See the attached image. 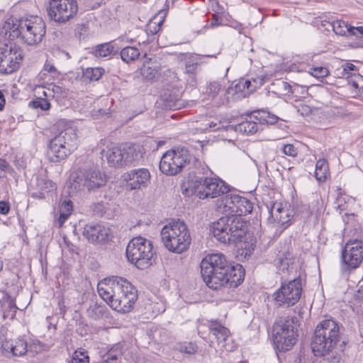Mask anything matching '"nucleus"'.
<instances>
[{
	"label": "nucleus",
	"mask_w": 363,
	"mask_h": 363,
	"mask_svg": "<svg viewBox=\"0 0 363 363\" xmlns=\"http://www.w3.org/2000/svg\"><path fill=\"white\" fill-rule=\"evenodd\" d=\"M127 182L126 188L129 190L146 187L150 180V173L147 169L139 168L129 171L123 176Z\"/></svg>",
	"instance_id": "nucleus-17"
},
{
	"label": "nucleus",
	"mask_w": 363,
	"mask_h": 363,
	"mask_svg": "<svg viewBox=\"0 0 363 363\" xmlns=\"http://www.w3.org/2000/svg\"><path fill=\"white\" fill-rule=\"evenodd\" d=\"M58 141L65 144L72 152L77 148L78 137L76 130L72 127H67L55 136Z\"/></svg>",
	"instance_id": "nucleus-22"
},
{
	"label": "nucleus",
	"mask_w": 363,
	"mask_h": 363,
	"mask_svg": "<svg viewBox=\"0 0 363 363\" xmlns=\"http://www.w3.org/2000/svg\"><path fill=\"white\" fill-rule=\"evenodd\" d=\"M280 86L285 91V94H289L292 93L291 85L286 82H281Z\"/></svg>",
	"instance_id": "nucleus-60"
},
{
	"label": "nucleus",
	"mask_w": 363,
	"mask_h": 363,
	"mask_svg": "<svg viewBox=\"0 0 363 363\" xmlns=\"http://www.w3.org/2000/svg\"><path fill=\"white\" fill-rule=\"evenodd\" d=\"M271 213L273 217L275 216V213L284 214V216H288L289 209L282 208L281 203H274L272 208Z\"/></svg>",
	"instance_id": "nucleus-48"
},
{
	"label": "nucleus",
	"mask_w": 363,
	"mask_h": 363,
	"mask_svg": "<svg viewBox=\"0 0 363 363\" xmlns=\"http://www.w3.org/2000/svg\"><path fill=\"white\" fill-rule=\"evenodd\" d=\"M165 101H167L166 106L170 108L179 109L183 104L180 99L173 100L172 99H169L167 98Z\"/></svg>",
	"instance_id": "nucleus-53"
},
{
	"label": "nucleus",
	"mask_w": 363,
	"mask_h": 363,
	"mask_svg": "<svg viewBox=\"0 0 363 363\" xmlns=\"http://www.w3.org/2000/svg\"><path fill=\"white\" fill-rule=\"evenodd\" d=\"M106 177L100 169L91 167L80 169L74 179V184L79 189L89 192L95 191L106 183Z\"/></svg>",
	"instance_id": "nucleus-11"
},
{
	"label": "nucleus",
	"mask_w": 363,
	"mask_h": 363,
	"mask_svg": "<svg viewBox=\"0 0 363 363\" xmlns=\"http://www.w3.org/2000/svg\"><path fill=\"white\" fill-rule=\"evenodd\" d=\"M243 245L242 247L246 250L245 255H250L255 249V244L252 242L250 245L249 243L245 242Z\"/></svg>",
	"instance_id": "nucleus-61"
},
{
	"label": "nucleus",
	"mask_w": 363,
	"mask_h": 363,
	"mask_svg": "<svg viewBox=\"0 0 363 363\" xmlns=\"http://www.w3.org/2000/svg\"><path fill=\"white\" fill-rule=\"evenodd\" d=\"M223 128L220 122H211L208 124V128L213 131L220 130Z\"/></svg>",
	"instance_id": "nucleus-59"
},
{
	"label": "nucleus",
	"mask_w": 363,
	"mask_h": 363,
	"mask_svg": "<svg viewBox=\"0 0 363 363\" xmlns=\"http://www.w3.org/2000/svg\"><path fill=\"white\" fill-rule=\"evenodd\" d=\"M125 165L140 160L145 154V148L139 144H125L123 145Z\"/></svg>",
	"instance_id": "nucleus-21"
},
{
	"label": "nucleus",
	"mask_w": 363,
	"mask_h": 363,
	"mask_svg": "<svg viewBox=\"0 0 363 363\" xmlns=\"http://www.w3.org/2000/svg\"><path fill=\"white\" fill-rule=\"evenodd\" d=\"M72 152L65 144L58 141L55 137L50 140L48 156L51 162H59L67 158Z\"/></svg>",
	"instance_id": "nucleus-20"
},
{
	"label": "nucleus",
	"mask_w": 363,
	"mask_h": 363,
	"mask_svg": "<svg viewBox=\"0 0 363 363\" xmlns=\"http://www.w3.org/2000/svg\"><path fill=\"white\" fill-rule=\"evenodd\" d=\"M208 328L211 333L217 339L218 344H220L222 347H224V343L230 334L229 330L216 320L210 321Z\"/></svg>",
	"instance_id": "nucleus-24"
},
{
	"label": "nucleus",
	"mask_w": 363,
	"mask_h": 363,
	"mask_svg": "<svg viewBox=\"0 0 363 363\" xmlns=\"http://www.w3.org/2000/svg\"><path fill=\"white\" fill-rule=\"evenodd\" d=\"M17 308L14 299L10 295L6 294L1 302L4 318L13 319Z\"/></svg>",
	"instance_id": "nucleus-25"
},
{
	"label": "nucleus",
	"mask_w": 363,
	"mask_h": 363,
	"mask_svg": "<svg viewBox=\"0 0 363 363\" xmlns=\"http://www.w3.org/2000/svg\"><path fill=\"white\" fill-rule=\"evenodd\" d=\"M168 7H169V6L166 5L165 9H160L158 11L157 16L155 18V19H156L157 18H160V21L157 23H156L157 24V26H160L162 25V23H163L164 18L167 13Z\"/></svg>",
	"instance_id": "nucleus-55"
},
{
	"label": "nucleus",
	"mask_w": 363,
	"mask_h": 363,
	"mask_svg": "<svg viewBox=\"0 0 363 363\" xmlns=\"http://www.w3.org/2000/svg\"><path fill=\"white\" fill-rule=\"evenodd\" d=\"M71 363H89V357L85 352L75 351L72 355Z\"/></svg>",
	"instance_id": "nucleus-41"
},
{
	"label": "nucleus",
	"mask_w": 363,
	"mask_h": 363,
	"mask_svg": "<svg viewBox=\"0 0 363 363\" xmlns=\"http://www.w3.org/2000/svg\"><path fill=\"white\" fill-rule=\"evenodd\" d=\"M180 351L182 352L192 354L197 352V346L195 344L189 343L187 345L181 346Z\"/></svg>",
	"instance_id": "nucleus-52"
},
{
	"label": "nucleus",
	"mask_w": 363,
	"mask_h": 363,
	"mask_svg": "<svg viewBox=\"0 0 363 363\" xmlns=\"http://www.w3.org/2000/svg\"><path fill=\"white\" fill-rule=\"evenodd\" d=\"M44 70L51 74L53 77H57L59 76V72L57 71V68L53 64L48 60L44 65Z\"/></svg>",
	"instance_id": "nucleus-51"
},
{
	"label": "nucleus",
	"mask_w": 363,
	"mask_h": 363,
	"mask_svg": "<svg viewBox=\"0 0 363 363\" xmlns=\"http://www.w3.org/2000/svg\"><path fill=\"white\" fill-rule=\"evenodd\" d=\"M72 211V203L71 201H64L59 208V218L57 220L59 226L61 227L65 220L69 218Z\"/></svg>",
	"instance_id": "nucleus-31"
},
{
	"label": "nucleus",
	"mask_w": 363,
	"mask_h": 363,
	"mask_svg": "<svg viewBox=\"0 0 363 363\" xmlns=\"http://www.w3.org/2000/svg\"><path fill=\"white\" fill-rule=\"evenodd\" d=\"M343 69L346 74H348L351 71L357 70L356 66L352 63H346Z\"/></svg>",
	"instance_id": "nucleus-63"
},
{
	"label": "nucleus",
	"mask_w": 363,
	"mask_h": 363,
	"mask_svg": "<svg viewBox=\"0 0 363 363\" xmlns=\"http://www.w3.org/2000/svg\"><path fill=\"white\" fill-rule=\"evenodd\" d=\"M140 51L135 47L127 46L123 48L120 52L123 61L129 63L137 60L140 56Z\"/></svg>",
	"instance_id": "nucleus-28"
},
{
	"label": "nucleus",
	"mask_w": 363,
	"mask_h": 363,
	"mask_svg": "<svg viewBox=\"0 0 363 363\" xmlns=\"http://www.w3.org/2000/svg\"><path fill=\"white\" fill-rule=\"evenodd\" d=\"M46 33V25L43 18L38 16L23 18L11 16L0 28V35L9 40L16 38L28 45H36L42 42Z\"/></svg>",
	"instance_id": "nucleus-3"
},
{
	"label": "nucleus",
	"mask_w": 363,
	"mask_h": 363,
	"mask_svg": "<svg viewBox=\"0 0 363 363\" xmlns=\"http://www.w3.org/2000/svg\"><path fill=\"white\" fill-rule=\"evenodd\" d=\"M164 246L170 252L181 254L187 250L191 242L189 230L184 221L177 220L165 225L160 232Z\"/></svg>",
	"instance_id": "nucleus-5"
},
{
	"label": "nucleus",
	"mask_w": 363,
	"mask_h": 363,
	"mask_svg": "<svg viewBox=\"0 0 363 363\" xmlns=\"http://www.w3.org/2000/svg\"><path fill=\"white\" fill-rule=\"evenodd\" d=\"M141 74L147 80L153 79L158 74V72L155 68L150 67L148 65H143L141 68Z\"/></svg>",
	"instance_id": "nucleus-39"
},
{
	"label": "nucleus",
	"mask_w": 363,
	"mask_h": 363,
	"mask_svg": "<svg viewBox=\"0 0 363 363\" xmlns=\"http://www.w3.org/2000/svg\"><path fill=\"white\" fill-rule=\"evenodd\" d=\"M201 63V62L199 60V57L197 56H192L186 62V72L194 75Z\"/></svg>",
	"instance_id": "nucleus-35"
},
{
	"label": "nucleus",
	"mask_w": 363,
	"mask_h": 363,
	"mask_svg": "<svg viewBox=\"0 0 363 363\" xmlns=\"http://www.w3.org/2000/svg\"><path fill=\"white\" fill-rule=\"evenodd\" d=\"M352 86L357 90V93L363 97V85H362L361 87H359V82L357 80H352Z\"/></svg>",
	"instance_id": "nucleus-62"
},
{
	"label": "nucleus",
	"mask_w": 363,
	"mask_h": 363,
	"mask_svg": "<svg viewBox=\"0 0 363 363\" xmlns=\"http://www.w3.org/2000/svg\"><path fill=\"white\" fill-rule=\"evenodd\" d=\"M122 352L120 345H114L106 354V358L104 359L108 363H118L117 359L121 356Z\"/></svg>",
	"instance_id": "nucleus-36"
},
{
	"label": "nucleus",
	"mask_w": 363,
	"mask_h": 363,
	"mask_svg": "<svg viewBox=\"0 0 363 363\" xmlns=\"http://www.w3.org/2000/svg\"><path fill=\"white\" fill-rule=\"evenodd\" d=\"M200 268L203 281L214 290L223 286L237 287L244 279L242 266H232L221 253L206 255L201 260Z\"/></svg>",
	"instance_id": "nucleus-1"
},
{
	"label": "nucleus",
	"mask_w": 363,
	"mask_h": 363,
	"mask_svg": "<svg viewBox=\"0 0 363 363\" xmlns=\"http://www.w3.org/2000/svg\"><path fill=\"white\" fill-rule=\"evenodd\" d=\"M262 79H246L243 83H240L243 89H246L249 92L254 91L257 88L262 84Z\"/></svg>",
	"instance_id": "nucleus-38"
},
{
	"label": "nucleus",
	"mask_w": 363,
	"mask_h": 363,
	"mask_svg": "<svg viewBox=\"0 0 363 363\" xmlns=\"http://www.w3.org/2000/svg\"><path fill=\"white\" fill-rule=\"evenodd\" d=\"M23 60L22 51L4 44L0 47V72L11 74L16 71Z\"/></svg>",
	"instance_id": "nucleus-15"
},
{
	"label": "nucleus",
	"mask_w": 363,
	"mask_h": 363,
	"mask_svg": "<svg viewBox=\"0 0 363 363\" xmlns=\"http://www.w3.org/2000/svg\"><path fill=\"white\" fill-rule=\"evenodd\" d=\"M221 89V84L218 82H213L209 84L208 86V94L214 98Z\"/></svg>",
	"instance_id": "nucleus-46"
},
{
	"label": "nucleus",
	"mask_w": 363,
	"mask_h": 363,
	"mask_svg": "<svg viewBox=\"0 0 363 363\" xmlns=\"http://www.w3.org/2000/svg\"><path fill=\"white\" fill-rule=\"evenodd\" d=\"M295 318L286 316L277 318L273 326V342L277 350H290L297 340V330L294 325Z\"/></svg>",
	"instance_id": "nucleus-9"
},
{
	"label": "nucleus",
	"mask_w": 363,
	"mask_h": 363,
	"mask_svg": "<svg viewBox=\"0 0 363 363\" xmlns=\"http://www.w3.org/2000/svg\"><path fill=\"white\" fill-rule=\"evenodd\" d=\"M255 118L257 121L259 123H267L269 124H274L277 122L279 118L270 113L265 111H254L251 116V118Z\"/></svg>",
	"instance_id": "nucleus-29"
},
{
	"label": "nucleus",
	"mask_w": 363,
	"mask_h": 363,
	"mask_svg": "<svg viewBox=\"0 0 363 363\" xmlns=\"http://www.w3.org/2000/svg\"><path fill=\"white\" fill-rule=\"evenodd\" d=\"M310 73L316 78H323L328 75L329 71L323 67H317L311 68Z\"/></svg>",
	"instance_id": "nucleus-42"
},
{
	"label": "nucleus",
	"mask_w": 363,
	"mask_h": 363,
	"mask_svg": "<svg viewBox=\"0 0 363 363\" xmlns=\"http://www.w3.org/2000/svg\"><path fill=\"white\" fill-rule=\"evenodd\" d=\"M302 293L301 280L299 278L281 284V287L274 293V299L279 305L287 306L295 305Z\"/></svg>",
	"instance_id": "nucleus-12"
},
{
	"label": "nucleus",
	"mask_w": 363,
	"mask_h": 363,
	"mask_svg": "<svg viewBox=\"0 0 363 363\" xmlns=\"http://www.w3.org/2000/svg\"><path fill=\"white\" fill-rule=\"evenodd\" d=\"M342 326L333 319H325L317 326L311 341V349L315 356H324L336 349L340 341Z\"/></svg>",
	"instance_id": "nucleus-4"
},
{
	"label": "nucleus",
	"mask_w": 363,
	"mask_h": 363,
	"mask_svg": "<svg viewBox=\"0 0 363 363\" xmlns=\"http://www.w3.org/2000/svg\"><path fill=\"white\" fill-rule=\"evenodd\" d=\"M3 354L6 357H21L27 351V342L23 339L4 340L1 343Z\"/></svg>",
	"instance_id": "nucleus-19"
},
{
	"label": "nucleus",
	"mask_w": 363,
	"mask_h": 363,
	"mask_svg": "<svg viewBox=\"0 0 363 363\" xmlns=\"http://www.w3.org/2000/svg\"><path fill=\"white\" fill-rule=\"evenodd\" d=\"M350 35H355L357 38H363V26H352L350 29Z\"/></svg>",
	"instance_id": "nucleus-54"
},
{
	"label": "nucleus",
	"mask_w": 363,
	"mask_h": 363,
	"mask_svg": "<svg viewBox=\"0 0 363 363\" xmlns=\"http://www.w3.org/2000/svg\"><path fill=\"white\" fill-rule=\"evenodd\" d=\"M329 174V167L327 161L325 159H320L315 164V177L319 182L326 180Z\"/></svg>",
	"instance_id": "nucleus-27"
},
{
	"label": "nucleus",
	"mask_w": 363,
	"mask_h": 363,
	"mask_svg": "<svg viewBox=\"0 0 363 363\" xmlns=\"http://www.w3.org/2000/svg\"><path fill=\"white\" fill-rule=\"evenodd\" d=\"M78 11L77 0H50L48 9L50 18L57 23H66Z\"/></svg>",
	"instance_id": "nucleus-13"
},
{
	"label": "nucleus",
	"mask_w": 363,
	"mask_h": 363,
	"mask_svg": "<svg viewBox=\"0 0 363 363\" xmlns=\"http://www.w3.org/2000/svg\"><path fill=\"white\" fill-rule=\"evenodd\" d=\"M246 231V223L235 215L223 216L214 222L212 226L213 236L224 244L241 242Z\"/></svg>",
	"instance_id": "nucleus-6"
},
{
	"label": "nucleus",
	"mask_w": 363,
	"mask_h": 363,
	"mask_svg": "<svg viewBox=\"0 0 363 363\" xmlns=\"http://www.w3.org/2000/svg\"><path fill=\"white\" fill-rule=\"evenodd\" d=\"M123 146L108 148L106 152L107 162L111 167H121L125 166Z\"/></svg>",
	"instance_id": "nucleus-23"
},
{
	"label": "nucleus",
	"mask_w": 363,
	"mask_h": 363,
	"mask_svg": "<svg viewBox=\"0 0 363 363\" xmlns=\"http://www.w3.org/2000/svg\"><path fill=\"white\" fill-rule=\"evenodd\" d=\"M345 342L343 340L342 342V344L340 345V349L338 351L332 350V351H330L329 353H327L326 354H328V357H327L328 360L330 363H340L342 359V354L345 349Z\"/></svg>",
	"instance_id": "nucleus-34"
},
{
	"label": "nucleus",
	"mask_w": 363,
	"mask_h": 363,
	"mask_svg": "<svg viewBox=\"0 0 363 363\" xmlns=\"http://www.w3.org/2000/svg\"><path fill=\"white\" fill-rule=\"evenodd\" d=\"M104 69L100 67H89L83 71L82 79L84 82L98 81L102 76Z\"/></svg>",
	"instance_id": "nucleus-30"
},
{
	"label": "nucleus",
	"mask_w": 363,
	"mask_h": 363,
	"mask_svg": "<svg viewBox=\"0 0 363 363\" xmlns=\"http://www.w3.org/2000/svg\"><path fill=\"white\" fill-rule=\"evenodd\" d=\"M37 92L40 95V96H41L42 98L48 99V98L52 97L50 87L45 88V87L40 86L37 89Z\"/></svg>",
	"instance_id": "nucleus-56"
},
{
	"label": "nucleus",
	"mask_w": 363,
	"mask_h": 363,
	"mask_svg": "<svg viewBox=\"0 0 363 363\" xmlns=\"http://www.w3.org/2000/svg\"><path fill=\"white\" fill-rule=\"evenodd\" d=\"M37 185L40 189L48 192L55 189V184L52 181L45 179H38Z\"/></svg>",
	"instance_id": "nucleus-43"
},
{
	"label": "nucleus",
	"mask_w": 363,
	"mask_h": 363,
	"mask_svg": "<svg viewBox=\"0 0 363 363\" xmlns=\"http://www.w3.org/2000/svg\"><path fill=\"white\" fill-rule=\"evenodd\" d=\"M282 152L288 156L295 157L298 155V150L292 144H286L282 147Z\"/></svg>",
	"instance_id": "nucleus-45"
},
{
	"label": "nucleus",
	"mask_w": 363,
	"mask_h": 363,
	"mask_svg": "<svg viewBox=\"0 0 363 363\" xmlns=\"http://www.w3.org/2000/svg\"><path fill=\"white\" fill-rule=\"evenodd\" d=\"M298 111H300L302 115H308L311 112V109L308 106L303 105L300 107Z\"/></svg>",
	"instance_id": "nucleus-64"
},
{
	"label": "nucleus",
	"mask_w": 363,
	"mask_h": 363,
	"mask_svg": "<svg viewBox=\"0 0 363 363\" xmlns=\"http://www.w3.org/2000/svg\"><path fill=\"white\" fill-rule=\"evenodd\" d=\"M99 296L115 311L130 312L138 298L135 287L121 277L105 279L98 284Z\"/></svg>",
	"instance_id": "nucleus-2"
},
{
	"label": "nucleus",
	"mask_w": 363,
	"mask_h": 363,
	"mask_svg": "<svg viewBox=\"0 0 363 363\" xmlns=\"http://www.w3.org/2000/svg\"><path fill=\"white\" fill-rule=\"evenodd\" d=\"M114 46L111 43L98 45L95 50V55L97 57H105L112 53L115 54Z\"/></svg>",
	"instance_id": "nucleus-33"
},
{
	"label": "nucleus",
	"mask_w": 363,
	"mask_h": 363,
	"mask_svg": "<svg viewBox=\"0 0 363 363\" xmlns=\"http://www.w3.org/2000/svg\"><path fill=\"white\" fill-rule=\"evenodd\" d=\"M111 111L110 108H98L92 111V116L96 118H100L104 116L110 117Z\"/></svg>",
	"instance_id": "nucleus-47"
},
{
	"label": "nucleus",
	"mask_w": 363,
	"mask_h": 363,
	"mask_svg": "<svg viewBox=\"0 0 363 363\" xmlns=\"http://www.w3.org/2000/svg\"><path fill=\"white\" fill-rule=\"evenodd\" d=\"M253 113L248 116L249 119L241 122L235 127V131L240 132L246 134H253L257 130V122L255 121V118H251Z\"/></svg>",
	"instance_id": "nucleus-26"
},
{
	"label": "nucleus",
	"mask_w": 363,
	"mask_h": 363,
	"mask_svg": "<svg viewBox=\"0 0 363 363\" xmlns=\"http://www.w3.org/2000/svg\"><path fill=\"white\" fill-rule=\"evenodd\" d=\"M93 214L97 216H102L104 213V205L103 203H93L90 206Z\"/></svg>",
	"instance_id": "nucleus-49"
},
{
	"label": "nucleus",
	"mask_w": 363,
	"mask_h": 363,
	"mask_svg": "<svg viewBox=\"0 0 363 363\" xmlns=\"http://www.w3.org/2000/svg\"><path fill=\"white\" fill-rule=\"evenodd\" d=\"M342 264L348 269H356L363 262V241L349 240L342 250Z\"/></svg>",
	"instance_id": "nucleus-14"
},
{
	"label": "nucleus",
	"mask_w": 363,
	"mask_h": 363,
	"mask_svg": "<svg viewBox=\"0 0 363 363\" xmlns=\"http://www.w3.org/2000/svg\"><path fill=\"white\" fill-rule=\"evenodd\" d=\"M274 219L277 220L278 224L284 226L283 229H285L290 225L291 215L289 213L288 216H284V214L275 213Z\"/></svg>",
	"instance_id": "nucleus-44"
},
{
	"label": "nucleus",
	"mask_w": 363,
	"mask_h": 363,
	"mask_svg": "<svg viewBox=\"0 0 363 363\" xmlns=\"http://www.w3.org/2000/svg\"><path fill=\"white\" fill-rule=\"evenodd\" d=\"M333 114L338 117H345L347 115V111L342 107L340 108H335L333 111Z\"/></svg>",
	"instance_id": "nucleus-58"
},
{
	"label": "nucleus",
	"mask_w": 363,
	"mask_h": 363,
	"mask_svg": "<svg viewBox=\"0 0 363 363\" xmlns=\"http://www.w3.org/2000/svg\"><path fill=\"white\" fill-rule=\"evenodd\" d=\"M82 234L91 242H102L108 240L110 230L101 224L90 223L85 225Z\"/></svg>",
	"instance_id": "nucleus-18"
},
{
	"label": "nucleus",
	"mask_w": 363,
	"mask_h": 363,
	"mask_svg": "<svg viewBox=\"0 0 363 363\" xmlns=\"http://www.w3.org/2000/svg\"><path fill=\"white\" fill-rule=\"evenodd\" d=\"M229 191V186L221 179L206 177L188 182L184 194L188 196L195 195L204 199L220 196L228 194Z\"/></svg>",
	"instance_id": "nucleus-8"
},
{
	"label": "nucleus",
	"mask_w": 363,
	"mask_h": 363,
	"mask_svg": "<svg viewBox=\"0 0 363 363\" xmlns=\"http://www.w3.org/2000/svg\"><path fill=\"white\" fill-rule=\"evenodd\" d=\"M191 156L187 149L179 147L167 151L160 162V171L169 176H174L182 171L190 162Z\"/></svg>",
	"instance_id": "nucleus-10"
},
{
	"label": "nucleus",
	"mask_w": 363,
	"mask_h": 363,
	"mask_svg": "<svg viewBox=\"0 0 363 363\" xmlns=\"http://www.w3.org/2000/svg\"><path fill=\"white\" fill-rule=\"evenodd\" d=\"M327 23L333 24V21L327 20L326 18H323V17H319L315 21V23L318 28L330 30V28L332 29V26H328Z\"/></svg>",
	"instance_id": "nucleus-50"
},
{
	"label": "nucleus",
	"mask_w": 363,
	"mask_h": 363,
	"mask_svg": "<svg viewBox=\"0 0 363 363\" xmlns=\"http://www.w3.org/2000/svg\"><path fill=\"white\" fill-rule=\"evenodd\" d=\"M49 87L51 91V96L52 98L60 99L67 96L66 89L60 86L51 84Z\"/></svg>",
	"instance_id": "nucleus-40"
},
{
	"label": "nucleus",
	"mask_w": 363,
	"mask_h": 363,
	"mask_svg": "<svg viewBox=\"0 0 363 363\" xmlns=\"http://www.w3.org/2000/svg\"><path fill=\"white\" fill-rule=\"evenodd\" d=\"M126 257L140 269H145L155 261L156 254L152 242L141 236L131 239L126 247Z\"/></svg>",
	"instance_id": "nucleus-7"
},
{
	"label": "nucleus",
	"mask_w": 363,
	"mask_h": 363,
	"mask_svg": "<svg viewBox=\"0 0 363 363\" xmlns=\"http://www.w3.org/2000/svg\"><path fill=\"white\" fill-rule=\"evenodd\" d=\"M10 211V205L4 201H0V214L7 215Z\"/></svg>",
	"instance_id": "nucleus-57"
},
{
	"label": "nucleus",
	"mask_w": 363,
	"mask_h": 363,
	"mask_svg": "<svg viewBox=\"0 0 363 363\" xmlns=\"http://www.w3.org/2000/svg\"><path fill=\"white\" fill-rule=\"evenodd\" d=\"M223 203L225 208L238 217L250 213L253 208L250 200L237 194H226L223 199Z\"/></svg>",
	"instance_id": "nucleus-16"
},
{
	"label": "nucleus",
	"mask_w": 363,
	"mask_h": 363,
	"mask_svg": "<svg viewBox=\"0 0 363 363\" xmlns=\"http://www.w3.org/2000/svg\"><path fill=\"white\" fill-rule=\"evenodd\" d=\"M29 106L33 108H40L43 111H48L50 108V104L47 99L39 96L36 100L30 101Z\"/></svg>",
	"instance_id": "nucleus-37"
},
{
	"label": "nucleus",
	"mask_w": 363,
	"mask_h": 363,
	"mask_svg": "<svg viewBox=\"0 0 363 363\" xmlns=\"http://www.w3.org/2000/svg\"><path fill=\"white\" fill-rule=\"evenodd\" d=\"M327 23L328 26H332V30L336 35L344 36L347 33L350 34L351 26L344 21L336 20L333 21V24Z\"/></svg>",
	"instance_id": "nucleus-32"
}]
</instances>
